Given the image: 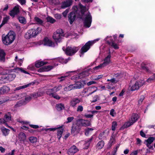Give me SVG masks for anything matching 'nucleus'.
I'll list each match as a JSON object with an SVG mask.
<instances>
[{
	"label": "nucleus",
	"instance_id": "obj_24",
	"mask_svg": "<svg viewBox=\"0 0 155 155\" xmlns=\"http://www.w3.org/2000/svg\"><path fill=\"white\" fill-rule=\"evenodd\" d=\"M74 89H80L83 87V85L81 82H78L75 84H72Z\"/></svg>",
	"mask_w": 155,
	"mask_h": 155
},
{
	"label": "nucleus",
	"instance_id": "obj_25",
	"mask_svg": "<svg viewBox=\"0 0 155 155\" xmlns=\"http://www.w3.org/2000/svg\"><path fill=\"white\" fill-rule=\"evenodd\" d=\"M138 118L139 116L138 114H134L132 115L131 119L130 120L134 124L137 121Z\"/></svg>",
	"mask_w": 155,
	"mask_h": 155
},
{
	"label": "nucleus",
	"instance_id": "obj_15",
	"mask_svg": "<svg viewBox=\"0 0 155 155\" xmlns=\"http://www.w3.org/2000/svg\"><path fill=\"white\" fill-rule=\"evenodd\" d=\"M60 89L59 87H55L52 88L48 89L46 91V93L48 95L51 97L52 95L54 93H56L59 91Z\"/></svg>",
	"mask_w": 155,
	"mask_h": 155
},
{
	"label": "nucleus",
	"instance_id": "obj_34",
	"mask_svg": "<svg viewBox=\"0 0 155 155\" xmlns=\"http://www.w3.org/2000/svg\"><path fill=\"white\" fill-rule=\"evenodd\" d=\"M93 140V137H91V138L86 140L85 141L84 143L85 145L87 147L86 148H87L89 146L91 143L92 141Z\"/></svg>",
	"mask_w": 155,
	"mask_h": 155
},
{
	"label": "nucleus",
	"instance_id": "obj_46",
	"mask_svg": "<svg viewBox=\"0 0 155 155\" xmlns=\"http://www.w3.org/2000/svg\"><path fill=\"white\" fill-rule=\"evenodd\" d=\"M83 107L81 105H79L78 106L77 111L78 112H81L83 111Z\"/></svg>",
	"mask_w": 155,
	"mask_h": 155
},
{
	"label": "nucleus",
	"instance_id": "obj_59",
	"mask_svg": "<svg viewBox=\"0 0 155 155\" xmlns=\"http://www.w3.org/2000/svg\"><path fill=\"white\" fill-rule=\"evenodd\" d=\"M21 5H25L26 3L25 0H17Z\"/></svg>",
	"mask_w": 155,
	"mask_h": 155
},
{
	"label": "nucleus",
	"instance_id": "obj_5",
	"mask_svg": "<svg viewBox=\"0 0 155 155\" xmlns=\"http://www.w3.org/2000/svg\"><path fill=\"white\" fill-rule=\"evenodd\" d=\"M99 38H97L94 41H89L82 47L81 49V53L83 54L84 53L87 52L90 48V47L94 44L96 41L99 40Z\"/></svg>",
	"mask_w": 155,
	"mask_h": 155
},
{
	"label": "nucleus",
	"instance_id": "obj_2",
	"mask_svg": "<svg viewBox=\"0 0 155 155\" xmlns=\"http://www.w3.org/2000/svg\"><path fill=\"white\" fill-rule=\"evenodd\" d=\"M15 35L13 32H10L5 37L2 38L3 43L6 45H8L11 44L14 40Z\"/></svg>",
	"mask_w": 155,
	"mask_h": 155
},
{
	"label": "nucleus",
	"instance_id": "obj_30",
	"mask_svg": "<svg viewBox=\"0 0 155 155\" xmlns=\"http://www.w3.org/2000/svg\"><path fill=\"white\" fill-rule=\"evenodd\" d=\"M104 68L103 66L101 64L93 68V69H91V71H93L92 72H97L99 69H101Z\"/></svg>",
	"mask_w": 155,
	"mask_h": 155
},
{
	"label": "nucleus",
	"instance_id": "obj_60",
	"mask_svg": "<svg viewBox=\"0 0 155 155\" xmlns=\"http://www.w3.org/2000/svg\"><path fill=\"white\" fill-rule=\"evenodd\" d=\"M140 134L143 137H146V134L142 130L140 131Z\"/></svg>",
	"mask_w": 155,
	"mask_h": 155
},
{
	"label": "nucleus",
	"instance_id": "obj_36",
	"mask_svg": "<svg viewBox=\"0 0 155 155\" xmlns=\"http://www.w3.org/2000/svg\"><path fill=\"white\" fill-rule=\"evenodd\" d=\"M72 84L70 85L65 87L64 88V90L66 91H70L72 90H74Z\"/></svg>",
	"mask_w": 155,
	"mask_h": 155
},
{
	"label": "nucleus",
	"instance_id": "obj_40",
	"mask_svg": "<svg viewBox=\"0 0 155 155\" xmlns=\"http://www.w3.org/2000/svg\"><path fill=\"white\" fill-rule=\"evenodd\" d=\"M70 60V58L69 57L68 59H64L62 58H59V60L60 62L62 63H66L68 61Z\"/></svg>",
	"mask_w": 155,
	"mask_h": 155
},
{
	"label": "nucleus",
	"instance_id": "obj_26",
	"mask_svg": "<svg viewBox=\"0 0 155 155\" xmlns=\"http://www.w3.org/2000/svg\"><path fill=\"white\" fill-rule=\"evenodd\" d=\"M107 42L108 44L112 46L114 49H118L119 48L117 44L115 43L113 40H111V42L109 41H107Z\"/></svg>",
	"mask_w": 155,
	"mask_h": 155
},
{
	"label": "nucleus",
	"instance_id": "obj_42",
	"mask_svg": "<svg viewBox=\"0 0 155 155\" xmlns=\"http://www.w3.org/2000/svg\"><path fill=\"white\" fill-rule=\"evenodd\" d=\"M71 72L72 71H69V72H67L66 73V74H65L66 75H64V76H61L60 78H59V79H60V82H61V81H64L65 80V78L67 77L68 76V75H67V74L69 73H70V72Z\"/></svg>",
	"mask_w": 155,
	"mask_h": 155
},
{
	"label": "nucleus",
	"instance_id": "obj_62",
	"mask_svg": "<svg viewBox=\"0 0 155 155\" xmlns=\"http://www.w3.org/2000/svg\"><path fill=\"white\" fill-rule=\"evenodd\" d=\"M96 83V82L94 81H90L87 83V84L88 86H89L92 84H95Z\"/></svg>",
	"mask_w": 155,
	"mask_h": 155
},
{
	"label": "nucleus",
	"instance_id": "obj_41",
	"mask_svg": "<svg viewBox=\"0 0 155 155\" xmlns=\"http://www.w3.org/2000/svg\"><path fill=\"white\" fill-rule=\"evenodd\" d=\"M155 139L154 137H149L147 140H146L147 143L151 144L154 140Z\"/></svg>",
	"mask_w": 155,
	"mask_h": 155
},
{
	"label": "nucleus",
	"instance_id": "obj_18",
	"mask_svg": "<svg viewBox=\"0 0 155 155\" xmlns=\"http://www.w3.org/2000/svg\"><path fill=\"white\" fill-rule=\"evenodd\" d=\"M79 126L78 124H74L72 125L71 129V133L72 134L75 135L79 132L80 130Z\"/></svg>",
	"mask_w": 155,
	"mask_h": 155
},
{
	"label": "nucleus",
	"instance_id": "obj_3",
	"mask_svg": "<svg viewBox=\"0 0 155 155\" xmlns=\"http://www.w3.org/2000/svg\"><path fill=\"white\" fill-rule=\"evenodd\" d=\"M16 77V75L14 73H8L7 76H3L0 79V83L5 84L8 82L13 81Z\"/></svg>",
	"mask_w": 155,
	"mask_h": 155
},
{
	"label": "nucleus",
	"instance_id": "obj_9",
	"mask_svg": "<svg viewBox=\"0 0 155 155\" xmlns=\"http://www.w3.org/2000/svg\"><path fill=\"white\" fill-rule=\"evenodd\" d=\"M79 48L77 47H68L65 50L66 54L68 55L71 56L74 55L78 50Z\"/></svg>",
	"mask_w": 155,
	"mask_h": 155
},
{
	"label": "nucleus",
	"instance_id": "obj_6",
	"mask_svg": "<svg viewBox=\"0 0 155 155\" xmlns=\"http://www.w3.org/2000/svg\"><path fill=\"white\" fill-rule=\"evenodd\" d=\"M20 71L21 72H23L25 74H28V73L26 71L23 69L21 68H17L14 69H11L10 70H4L3 71L1 72L0 74H1L5 75L9 73L15 72V71Z\"/></svg>",
	"mask_w": 155,
	"mask_h": 155
},
{
	"label": "nucleus",
	"instance_id": "obj_28",
	"mask_svg": "<svg viewBox=\"0 0 155 155\" xmlns=\"http://www.w3.org/2000/svg\"><path fill=\"white\" fill-rule=\"evenodd\" d=\"M1 130L3 135L5 136H6L8 134L10 131L9 129H7L4 127L2 128Z\"/></svg>",
	"mask_w": 155,
	"mask_h": 155
},
{
	"label": "nucleus",
	"instance_id": "obj_54",
	"mask_svg": "<svg viewBox=\"0 0 155 155\" xmlns=\"http://www.w3.org/2000/svg\"><path fill=\"white\" fill-rule=\"evenodd\" d=\"M110 81L111 83L115 84L117 82V81L114 78H112L110 79Z\"/></svg>",
	"mask_w": 155,
	"mask_h": 155
},
{
	"label": "nucleus",
	"instance_id": "obj_48",
	"mask_svg": "<svg viewBox=\"0 0 155 155\" xmlns=\"http://www.w3.org/2000/svg\"><path fill=\"white\" fill-rule=\"evenodd\" d=\"M93 129L92 128H87L85 130V134L87 136L88 135L89 132L90 131H92Z\"/></svg>",
	"mask_w": 155,
	"mask_h": 155
},
{
	"label": "nucleus",
	"instance_id": "obj_56",
	"mask_svg": "<svg viewBox=\"0 0 155 155\" xmlns=\"http://www.w3.org/2000/svg\"><path fill=\"white\" fill-rule=\"evenodd\" d=\"M98 99V96L97 95H95L93 97V100L92 101V102H95L97 101Z\"/></svg>",
	"mask_w": 155,
	"mask_h": 155
},
{
	"label": "nucleus",
	"instance_id": "obj_45",
	"mask_svg": "<svg viewBox=\"0 0 155 155\" xmlns=\"http://www.w3.org/2000/svg\"><path fill=\"white\" fill-rule=\"evenodd\" d=\"M117 122L116 121H114L112 123V130L114 131L116 130V127L117 126Z\"/></svg>",
	"mask_w": 155,
	"mask_h": 155
},
{
	"label": "nucleus",
	"instance_id": "obj_27",
	"mask_svg": "<svg viewBox=\"0 0 155 155\" xmlns=\"http://www.w3.org/2000/svg\"><path fill=\"white\" fill-rule=\"evenodd\" d=\"M56 108L58 111H60L64 109L65 107L63 104L60 103L56 105Z\"/></svg>",
	"mask_w": 155,
	"mask_h": 155
},
{
	"label": "nucleus",
	"instance_id": "obj_44",
	"mask_svg": "<svg viewBox=\"0 0 155 155\" xmlns=\"http://www.w3.org/2000/svg\"><path fill=\"white\" fill-rule=\"evenodd\" d=\"M133 124L130 120L129 122H127L125 123L124 125V127L125 128H127L129 127L131 125H132Z\"/></svg>",
	"mask_w": 155,
	"mask_h": 155
},
{
	"label": "nucleus",
	"instance_id": "obj_52",
	"mask_svg": "<svg viewBox=\"0 0 155 155\" xmlns=\"http://www.w3.org/2000/svg\"><path fill=\"white\" fill-rule=\"evenodd\" d=\"M51 97H52L56 99H59L60 98V97L56 94V93H54L53 94Z\"/></svg>",
	"mask_w": 155,
	"mask_h": 155
},
{
	"label": "nucleus",
	"instance_id": "obj_7",
	"mask_svg": "<svg viewBox=\"0 0 155 155\" xmlns=\"http://www.w3.org/2000/svg\"><path fill=\"white\" fill-rule=\"evenodd\" d=\"M62 126L61 127H57L54 128H47L45 129V130L47 131L48 130H49L50 131H54L57 129L58 130L57 136L59 140L61 137V136L63 133V131L64 130L62 128Z\"/></svg>",
	"mask_w": 155,
	"mask_h": 155
},
{
	"label": "nucleus",
	"instance_id": "obj_21",
	"mask_svg": "<svg viewBox=\"0 0 155 155\" xmlns=\"http://www.w3.org/2000/svg\"><path fill=\"white\" fill-rule=\"evenodd\" d=\"M11 114L9 112L6 114L4 117L3 119L4 120V122L5 124L7 125L6 123V122H9L11 120Z\"/></svg>",
	"mask_w": 155,
	"mask_h": 155
},
{
	"label": "nucleus",
	"instance_id": "obj_19",
	"mask_svg": "<svg viewBox=\"0 0 155 155\" xmlns=\"http://www.w3.org/2000/svg\"><path fill=\"white\" fill-rule=\"evenodd\" d=\"M111 57V56L110 54H109L104 58V62L102 63L101 64L104 67L107 66L110 63V59Z\"/></svg>",
	"mask_w": 155,
	"mask_h": 155
},
{
	"label": "nucleus",
	"instance_id": "obj_50",
	"mask_svg": "<svg viewBox=\"0 0 155 155\" xmlns=\"http://www.w3.org/2000/svg\"><path fill=\"white\" fill-rule=\"evenodd\" d=\"M25 37L27 39H29L32 37L28 31L25 34Z\"/></svg>",
	"mask_w": 155,
	"mask_h": 155
},
{
	"label": "nucleus",
	"instance_id": "obj_61",
	"mask_svg": "<svg viewBox=\"0 0 155 155\" xmlns=\"http://www.w3.org/2000/svg\"><path fill=\"white\" fill-rule=\"evenodd\" d=\"M138 153L137 150H135L132 152L130 155H137Z\"/></svg>",
	"mask_w": 155,
	"mask_h": 155
},
{
	"label": "nucleus",
	"instance_id": "obj_35",
	"mask_svg": "<svg viewBox=\"0 0 155 155\" xmlns=\"http://www.w3.org/2000/svg\"><path fill=\"white\" fill-rule=\"evenodd\" d=\"M18 19L21 23L25 24L26 22L25 18L23 17L20 16L18 18Z\"/></svg>",
	"mask_w": 155,
	"mask_h": 155
},
{
	"label": "nucleus",
	"instance_id": "obj_49",
	"mask_svg": "<svg viewBox=\"0 0 155 155\" xmlns=\"http://www.w3.org/2000/svg\"><path fill=\"white\" fill-rule=\"evenodd\" d=\"M10 17L9 16H6V17H4L3 18V21L2 22V23H4V24H5V23H6L8 20L9 19Z\"/></svg>",
	"mask_w": 155,
	"mask_h": 155
},
{
	"label": "nucleus",
	"instance_id": "obj_4",
	"mask_svg": "<svg viewBox=\"0 0 155 155\" xmlns=\"http://www.w3.org/2000/svg\"><path fill=\"white\" fill-rule=\"evenodd\" d=\"M63 31L62 29H59L54 32L53 35L54 40L56 43L59 42L64 36Z\"/></svg>",
	"mask_w": 155,
	"mask_h": 155
},
{
	"label": "nucleus",
	"instance_id": "obj_47",
	"mask_svg": "<svg viewBox=\"0 0 155 155\" xmlns=\"http://www.w3.org/2000/svg\"><path fill=\"white\" fill-rule=\"evenodd\" d=\"M53 67L52 66L48 65V66H45L44 67V68L45 69V71H49L50 70L53 68Z\"/></svg>",
	"mask_w": 155,
	"mask_h": 155
},
{
	"label": "nucleus",
	"instance_id": "obj_33",
	"mask_svg": "<svg viewBox=\"0 0 155 155\" xmlns=\"http://www.w3.org/2000/svg\"><path fill=\"white\" fill-rule=\"evenodd\" d=\"M34 20L36 22V24L38 25H42L43 22V21L38 17H35Z\"/></svg>",
	"mask_w": 155,
	"mask_h": 155
},
{
	"label": "nucleus",
	"instance_id": "obj_31",
	"mask_svg": "<svg viewBox=\"0 0 155 155\" xmlns=\"http://www.w3.org/2000/svg\"><path fill=\"white\" fill-rule=\"evenodd\" d=\"M19 139L20 141H24L26 137L25 134L21 132L19 134Z\"/></svg>",
	"mask_w": 155,
	"mask_h": 155
},
{
	"label": "nucleus",
	"instance_id": "obj_16",
	"mask_svg": "<svg viewBox=\"0 0 155 155\" xmlns=\"http://www.w3.org/2000/svg\"><path fill=\"white\" fill-rule=\"evenodd\" d=\"M80 102V101L78 98H73L70 101V106L73 107H75L77 104H79Z\"/></svg>",
	"mask_w": 155,
	"mask_h": 155
},
{
	"label": "nucleus",
	"instance_id": "obj_14",
	"mask_svg": "<svg viewBox=\"0 0 155 155\" xmlns=\"http://www.w3.org/2000/svg\"><path fill=\"white\" fill-rule=\"evenodd\" d=\"M41 30V28L40 27H38L37 28V30L31 29L28 30V31L32 37H33L36 36L38 33L40 32Z\"/></svg>",
	"mask_w": 155,
	"mask_h": 155
},
{
	"label": "nucleus",
	"instance_id": "obj_20",
	"mask_svg": "<svg viewBox=\"0 0 155 155\" xmlns=\"http://www.w3.org/2000/svg\"><path fill=\"white\" fill-rule=\"evenodd\" d=\"M72 0H67L66 1H64L62 3L61 8H64L68 7L72 5Z\"/></svg>",
	"mask_w": 155,
	"mask_h": 155
},
{
	"label": "nucleus",
	"instance_id": "obj_38",
	"mask_svg": "<svg viewBox=\"0 0 155 155\" xmlns=\"http://www.w3.org/2000/svg\"><path fill=\"white\" fill-rule=\"evenodd\" d=\"M30 84H28L22 86L18 87L15 88V90H19L21 89H23L29 87Z\"/></svg>",
	"mask_w": 155,
	"mask_h": 155
},
{
	"label": "nucleus",
	"instance_id": "obj_13",
	"mask_svg": "<svg viewBox=\"0 0 155 155\" xmlns=\"http://www.w3.org/2000/svg\"><path fill=\"white\" fill-rule=\"evenodd\" d=\"M78 151V149L74 145L72 146L67 151L69 155H73Z\"/></svg>",
	"mask_w": 155,
	"mask_h": 155
},
{
	"label": "nucleus",
	"instance_id": "obj_39",
	"mask_svg": "<svg viewBox=\"0 0 155 155\" xmlns=\"http://www.w3.org/2000/svg\"><path fill=\"white\" fill-rule=\"evenodd\" d=\"M29 140L31 143H34L37 142V139L35 137H31L29 138Z\"/></svg>",
	"mask_w": 155,
	"mask_h": 155
},
{
	"label": "nucleus",
	"instance_id": "obj_10",
	"mask_svg": "<svg viewBox=\"0 0 155 155\" xmlns=\"http://www.w3.org/2000/svg\"><path fill=\"white\" fill-rule=\"evenodd\" d=\"M77 124L80 126L84 127L88 126L91 125L89 121L83 119H78L77 121Z\"/></svg>",
	"mask_w": 155,
	"mask_h": 155
},
{
	"label": "nucleus",
	"instance_id": "obj_63",
	"mask_svg": "<svg viewBox=\"0 0 155 155\" xmlns=\"http://www.w3.org/2000/svg\"><path fill=\"white\" fill-rule=\"evenodd\" d=\"M93 115L92 114H85L84 116L86 118H91L93 117Z\"/></svg>",
	"mask_w": 155,
	"mask_h": 155
},
{
	"label": "nucleus",
	"instance_id": "obj_53",
	"mask_svg": "<svg viewBox=\"0 0 155 155\" xmlns=\"http://www.w3.org/2000/svg\"><path fill=\"white\" fill-rule=\"evenodd\" d=\"M31 96L30 94L27 95L25 98V101L26 102H28L31 100Z\"/></svg>",
	"mask_w": 155,
	"mask_h": 155
},
{
	"label": "nucleus",
	"instance_id": "obj_12",
	"mask_svg": "<svg viewBox=\"0 0 155 155\" xmlns=\"http://www.w3.org/2000/svg\"><path fill=\"white\" fill-rule=\"evenodd\" d=\"M20 7V6L18 5L15 6L13 9L10 11L9 14V15L14 18L15 15H18L20 12L19 10Z\"/></svg>",
	"mask_w": 155,
	"mask_h": 155
},
{
	"label": "nucleus",
	"instance_id": "obj_43",
	"mask_svg": "<svg viewBox=\"0 0 155 155\" xmlns=\"http://www.w3.org/2000/svg\"><path fill=\"white\" fill-rule=\"evenodd\" d=\"M47 19L48 22L53 23L55 21V20L52 17L48 16L47 17Z\"/></svg>",
	"mask_w": 155,
	"mask_h": 155
},
{
	"label": "nucleus",
	"instance_id": "obj_11",
	"mask_svg": "<svg viewBox=\"0 0 155 155\" xmlns=\"http://www.w3.org/2000/svg\"><path fill=\"white\" fill-rule=\"evenodd\" d=\"M93 71H91V69H88L87 70L83 71L81 73H80L78 75V77L76 78L78 79H81L83 78L85 76H88L90 74L91 72H92Z\"/></svg>",
	"mask_w": 155,
	"mask_h": 155
},
{
	"label": "nucleus",
	"instance_id": "obj_32",
	"mask_svg": "<svg viewBox=\"0 0 155 155\" xmlns=\"http://www.w3.org/2000/svg\"><path fill=\"white\" fill-rule=\"evenodd\" d=\"M47 63L46 62H44L42 61H38L35 64V66L36 68H39L44 65L47 64Z\"/></svg>",
	"mask_w": 155,
	"mask_h": 155
},
{
	"label": "nucleus",
	"instance_id": "obj_17",
	"mask_svg": "<svg viewBox=\"0 0 155 155\" xmlns=\"http://www.w3.org/2000/svg\"><path fill=\"white\" fill-rule=\"evenodd\" d=\"M43 44L44 45L50 47H54V43L47 38H44Z\"/></svg>",
	"mask_w": 155,
	"mask_h": 155
},
{
	"label": "nucleus",
	"instance_id": "obj_22",
	"mask_svg": "<svg viewBox=\"0 0 155 155\" xmlns=\"http://www.w3.org/2000/svg\"><path fill=\"white\" fill-rule=\"evenodd\" d=\"M5 54L4 51L0 49V61L4 62L5 61Z\"/></svg>",
	"mask_w": 155,
	"mask_h": 155
},
{
	"label": "nucleus",
	"instance_id": "obj_8",
	"mask_svg": "<svg viewBox=\"0 0 155 155\" xmlns=\"http://www.w3.org/2000/svg\"><path fill=\"white\" fill-rule=\"evenodd\" d=\"M145 81L143 80H140L137 81L131 87L130 90L133 91L138 90L140 87L142 86L145 84Z\"/></svg>",
	"mask_w": 155,
	"mask_h": 155
},
{
	"label": "nucleus",
	"instance_id": "obj_64",
	"mask_svg": "<svg viewBox=\"0 0 155 155\" xmlns=\"http://www.w3.org/2000/svg\"><path fill=\"white\" fill-rule=\"evenodd\" d=\"M153 81V79L151 77H150L147 80V81L148 82L150 83Z\"/></svg>",
	"mask_w": 155,
	"mask_h": 155
},
{
	"label": "nucleus",
	"instance_id": "obj_23",
	"mask_svg": "<svg viewBox=\"0 0 155 155\" xmlns=\"http://www.w3.org/2000/svg\"><path fill=\"white\" fill-rule=\"evenodd\" d=\"M10 90V88L8 86H4L0 88V95L2 93H4L8 92Z\"/></svg>",
	"mask_w": 155,
	"mask_h": 155
},
{
	"label": "nucleus",
	"instance_id": "obj_55",
	"mask_svg": "<svg viewBox=\"0 0 155 155\" xmlns=\"http://www.w3.org/2000/svg\"><path fill=\"white\" fill-rule=\"evenodd\" d=\"M74 118L73 117H69L67 118V121L66 122L67 123H70L74 119Z\"/></svg>",
	"mask_w": 155,
	"mask_h": 155
},
{
	"label": "nucleus",
	"instance_id": "obj_29",
	"mask_svg": "<svg viewBox=\"0 0 155 155\" xmlns=\"http://www.w3.org/2000/svg\"><path fill=\"white\" fill-rule=\"evenodd\" d=\"M104 142L103 141L101 140L96 145V147L98 149H101L104 145Z\"/></svg>",
	"mask_w": 155,
	"mask_h": 155
},
{
	"label": "nucleus",
	"instance_id": "obj_51",
	"mask_svg": "<svg viewBox=\"0 0 155 155\" xmlns=\"http://www.w3.org/2000/svg\"><path fill=\"white\" fill-rule=\"evenodd\" d=\"M0 99L1 101H3V103L7 101H8L9 99V98L8 97H3Z\"/></svg>",
	"mask_w": 155,
	"mask_h": 155
},
{
	"label": "nucleus",
	"instance_id": "obj_37",
	"mask_svg": "<svg viewBox=\"0 0 155 155\" xmlns=\"http://www.w3.org/2000/svg\"><path fill=\"white\" fill-rule=\"evenodd\" d=\"M30 95L32 99L36 98L41 96L38 93H34L30 94Z\"/></svg>",
	"mask_w": 155,
	"mask_h": 155
},
{
	"label": "nucleus",
	"instance_id": "obj_58",
	"mask_svg": "<svg viewBox=\"0 0 155 155\" xmlns=\"http://www.w3.org/2000/svg\"><path fill=\"white\" fill-rule=\"evenodd\" d=\"M144 98V96L143 95L141 96L139 101V103H141Z\"/></svg>",
	"mask_w": 155,
	"mask_h": 155
},
{
	"label": "nucleus",
	"instance_id": "obj_1",
	"mask_svg": "<svg viewBox=\"0 0 155 155\" xmlns=\"http://www.w3.org/2000/svg\"><path fill=\"white\" fill-rule=\"evenodd\" d=\"M73 8L74 12L69 13L68 16V20L71 24H72L76 18V14H78V17L81 19H84V23L85 27L89 28L92 22V17L90 13L87 12V9L81 4H79V7L74 6Z\"/></svg>",
	"mask_w": 155,
	"mask_h": 155
},
{
	"label": "nucleus",
	"instance_id": "obj_57",
	"mask_svg": "<svg viewBox=\"0 0 155 155\" xmlns=\"http://www.w3.org/2000/svg\"><path fill=\"white\" fill-rule=\"evenodd\" d=\"M54 17L57 19H60L61 18V15L60 14H56L54 15Z\"/></svg>",
	"mask_w": 155,
	"mask_h": 155
}]
</instances>
